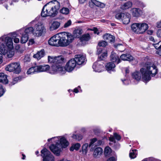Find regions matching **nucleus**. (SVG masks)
<instances>
[{
  "label": "nucleus",
  "mask_w": 161,
  "mask_h": 161,
  "mask_svg": "<svg viewBox=\"0 0 161 161\" xmlns=\"http://www.w3.org/2000/svg\"><path fill=\"white\" fill-rule=\"evenodd\" d=\"M14 41L15 43H18L19 42V39L18 38L15 37L14 39Z\"/></svg>",
  "instance_id": "nucleus-52"
},
{
  "label": "nucleus",
  "mask_w": 161,
  "mask_h": 161,
  "mask_svg": "<svg viewBox=\"0 0 161 161\" xmlns=\"http://www.w3.org/2000/svg\"><path fill=\"white\" fill-rule=\"evenodd\" d=\"M3 62V56L2 54L0 53V64Z\"/></svg>",
  "instance_id": "nucleus-63"
},
{
  "label": "nucleus",
  "mask_w": 161,
  "mask_h": 161,
  "mask_svg": "<svg viewBox=\"0 0 161 161\" xmlns=\"http://www.w3.org/2000/svg\"><path fill=\"white\" fill-rule=\"evenodd\" d=\"M69 91L70 92L71 91L72 92H75V93H77L78 92H79V91L78 90V89L77 88H75L74 90V91H73L72 90H69Z\"/></svg>",
  "instance_id": "nucleus-58"
},
{
  "label": "nucleus",
  "mask_w": 161,
  "mask_h": 161,
  "mask_svg": "<svg viewBox=\"0 0 161 161\" xmlns=\"http://www.w3.org/2000/svg\"><path fill=\"white\" fill-rule=\"evenodd\" d=\"M89 145L88 143L84 144L82 147V152L83 154H86L88 151V147Z\"/></svg>",
  "instance_id": "nucleus-35"
},
{
  "label": "nucleus",
  "mask_w": 161,
  "mask_h": 161,
  "mask_svg": "<svg viewBox=\"0 0 161 161\" xmlns=\"http://www.w3.org/2000/svg\"><path fill=\"white\" fill-rule=\"evenodd\" d=\"M94 71L96 72H101L104 69L103 64L101 61H97L95 62L92 66Z\"/></svg>",
  "instance_id": "nucleus-14"
},
{
  "label": "nucleus",
  "mask_w": 161,
  "mask_h": 161,
  "mask_svg": "<svg viewBox=\"0 0 161 161\" xmlns=\"http://www.w3.org/2000/svg\"><path fill=\"white\" fill-rule=\"evenodd\" d=\"M0 82L4 84H6L8 82V81L7 78V75L3 73H0Z\"/></svg>",
  "instance_id": "nucleus-28"
},
{
  "label": "nucleus",
  "mask_w": 161,
  "mask_h": 161,
  "mask_svg": "<svg viewBox=\"0 0 161 161\" xmlns=\"http://www.w3.org/2000/svg\"><path fill=\"white\" fill-rule=\"evenodd\" d=\"M92 30L94 31V33L95 34H99V32L97 28L94 27L92 29Z\"/></svg>",
  "instance_id": "nucleus-53"
},
{
  "label": "nucleus",
  "mask_w": 161,
  "mask_h": 161,
  "mask_svg": "<svg viewBox=\"0 0 161 161\" xmlns=\"http://www.w3.org/2000/svg\"><path fill=\"white\" fill-rule=\"evenodd\" d=\"M115 67V64L112 62H109L106 65V68L107 70L110 72L111 71H114Z\"/></svg>",
  "instance_id": "nucleus-24"
},
{
  "label": "nucleus",
  "mask_w": 161,
  "mask_h": 161,
  "mask_svg": "<svg viewBox=\"0 0 161 161\" xmlns=\"http://www.w3.org/2000/svg\"><path fill=\"white\" fill-rule=\"evenodd\" d=\"M49 69L50 66L48 65L38 66L29 69L27 72V74L31 75L38 72L47 71Z\"/></svg>",
  "instance_id": "nucleus-7"
},
{
  "label": "nucleus",
  "mask_w": 161,
  "mask_h": 161,
  "mask_svg": "<svg viewBox=\"0 0 161 161\" xmlns=\"http://www.w3.org/2000/svg\"><path fill=\"white\" fill-rule=\"evenodd\" d=\"M104 40H108L109 42H114L115 41V37L109 34H106L103 36Z\"/></svg>",
  "instance_id": "nucleus-23"
},
{
  "label": "nucleus",
  "mask_w": 161,
  "mask_h": 161,
  "mask_svg": "<svg viewBox=\"0 0 161 161\" xmlns=\"http://www.w3.org/2000/svg\"><path fill=\"white\" fill-rule=\"evenodd\" d=\"M45 29L44 26L41 23L37 24L34 27L33 35L36 36H40L42 34Z\"/></svg>",
  "instance_id": "nucleus-11"
},
{
  "label": "nucleus",
  "mask_w": 161,
  "mask_h": 161,
  "mask_svg": "<svg viewBox=\"0 0 161 161\" xmlns=\"http://www.w3.org/2000/svg\"><path fill=\"white\" fill-rule=\"evenodd\" d=\"M137 151L136 150H130L129 153V156L131 159H133L136 157L137 154Z\"/></svg>",
  "instance_id": "nucleus-33"
},
{
  "label": "nucleus",
  "mask_w": 161,
  "mask_h": 161,
  "mask_svg": "<svg viewBox=\"0 0 161 161\" xmlns=\"http://www.w3.org/2000/svg\"><path fill=\"white\" fill-rule=\"evenodd\" d=\"M18 1L19 0H12L11 2L10 3V5H13L14 3L18 2Z\"/></svg>",
  "instance_id": "nucleus-57"
},
{
  "label": "nucleus",
  "mask_w": 161,
  "mask_h": 161,
  "mask_svg": "<svg viewBox=\"0 0 161 161\" xmlns=\"http://www.w3.org/2000/svg\"><path fill=\"white\" fill-rule=\"evenodd\" d=\"M130 11L132 15L134 17H139L142 13V11L140 9L136 8H132Z\"/></svg>",
  "instance_id": "nucleus-18"
},
{
  "label": "nucleus",
  "mask_w": 161,
  "mask_h": 161,
  "mask_svg": "<svg viewBox=\"0 0 161 161\" xmlns=\"http://www.w3.org/2000/svg\"><path fill=\"white\" fill-rule=\"evenodd\" d=\"M122 80L125 85H128L130 83V81L127 80Z\"/></svg>",
  "instance_id": "nucleus-50"
},
{
  "label": "nucleus",
  "mask_w": 161,
  "mask_h": 161,
  "mask_svg": "<svg viewBox=\"0 0 161 161\" xmlns=\"http://www.w3.org/2000/svg\"><path fill=\"white\" fill-rule=\"evenodd\" d=\"M107 161H116V159L115 157H112L109 158Z\"/></svg>",
  "instance_id": "nucleus-54"
},
{
  "label": "nucleus",
  "mask_w": 161,
  "mask_h": 161,
  "mask_svg": "<svg viewBox=\"0 0 161 161\" xmlns=\"http://www.w3.org/2000/svg\"><path fill=\"white\" fill-rule=\"evenodd\" d=\"M157 34L158 37H161V29H159L158 31Z\"/></svg>",
  "instance_id": "nucleus-51"
},
{
  "label": "nucleus",
  "mask_w": 161,
  "mask_h": 161,
  "mask_svg": "<svg viewBox=\"0 0 161 161\" xmlns=\"http://www.w3.org/2000/svg\"><path fill=\"white\" fill-rule=\"evenodd\" d=\"M20 34L22 35L20 41L22 43H26L29 38L28 35L25 34L23 33H22Z\"/></svg>",
  "instance_id": "nucleus-32"
},
{
  "label": "nucleus",
  "mask_w": 161,
  "mask_h": 161,
  "mask_svg": "<svg viewBox=\"0 0 161 161\" xmlns=\"http://www.w3.org/2000/svg\"><path fill=\"white\" fill-rule=\"evenodd\" d=\"M59 46L64 47L69 45L73 41L72 34L69 32H62L59 33Z\"/></svg>",
  "instance_id": "nucleus-5"
},
{
  "label": "nucleus",
  "mask_w": 161,
  "mask_h": 161,
  "mask_svg": "<svg viewBox=\"0 0 161 161\" xmlns=\"http://www.w3.org/2000/svg\"><path fill=\"white\" fill-rule=\"evenodd\" d=\"M63 60L64 58L60 56L55 57L48 56V62L53 64L52 67V71L51 72V73L55 74L58 72L61 74H63L66 71L70 72L74 69L76 66V62L74 59H72L67 63L65 68L64 67L61 65Z\"/></svg>",
  "instance_id": "nucleus-1"
},
{
  "label": "nucleus",
  "mask_w": 161,
  "mask_h": 161,
  "mask_svg": "<svg viewBox=\"0 0 161 161\" xmlns=\"http://www.w3.org/2000/svg\"><path fill=\"white\" fill-rule=\"evenodd\" d=\"M59 12L63 14L67 15L69 13L70 10L68 8L63 7L60 10Z\"/></svg>",
  "instance_id": "nucleus-36"
},
{
  "label": "nucleus",
  "mask_w": 161,
  "mask_h": 161,
  "mask_svg": "<svg viewBox=\"0 0 161 161\" xmlns=\"http://www.w3.org/2000/svg\"><path fill=\"white\" fill-rule=\"evenodd\" d=\"M71 24V21L70 20H69L68 21L65 23L64 27V28H67L69 27Z\"/></svg>",
  "instance_id": "nucleus-45"
},
{
  "label": "nucleus",
  "mask_w": 161,
  "mask_h": 161,
  "mask_svg": "<svg viewBox=\"0 0 161 161\" xmlns=\"http://www.w3.org/2000/svg\"><path fill=\"white\" fill-rule=\"evenodd\" d=\"M104 152L106 156H109L112 152V150L109 147H106L105 148Z\"/></svg>",
  "instance_id": "nucleus-37"
},
{
  "label": "nucleus",
  "mask_w": 161,
  "mask_h": 161,
  "mask_svg": "<svg viewBox=\"0 0 161 161\" xmlns=\"http://www.w3.org/2000/svg\"><path fill=\"white\" fill-rule=\"evenodd\" d=\"M149 39L150 40V41L153 42L155 43L156 42L155 41L153 37V36H150L149 37Z\"/></svg>",
  "instance_id": "nucleus-60"
},
{
  "label": "nucleus",
  "mask_w": 161,
  "mask_h": 161,
  "mask_svg": "<svg viewBox=\"0 0 161 161\" xmlns=\"http://www.w3.org/2000/svg\"><path fill=\"white\" fill-rule=\"evenodd\" d=\"M12 48L8 47H5L2 48H0V51L1 53L8 58L12 57L14 55V51L11 49Z\"/></svg>",
  "instance_id": "nucleus-12"
},
{
  "label": "nucleus",
  "mask_w": 161,
  "mask_h": 161,
  "mask_svg": "<svg viewBox=\"0 0 161 161\" xmlns=\"http://www.w3.org/2000/svg\"><path fill=\"white\" fill-rule=\"evenodd\" d=\"M115 17L122 21L123 24H128L130 22L131 16L128 13H118L116 14Z\"/></svg>",
  "instance_id": "nucleus-9"
},
{
  "label": "nucleus",
  "mask_w": 161,
  "mask_h": 161,
  "mask_svg": "<svg viewBox=\"0 0 161 161\" xmlns=\"http://www.w3.org/2000/svg\"><path fill=\"white\" fill-rule=\"evenodd\" d=\"M131 30L136 34H139V23H134L131 25Z\"/></svg>",
  "instance_id": "nucleus-26"
},
{
  "label": "nucleus",
  "mask_w": 161,
  "mask_h": 161,
  "mask_svg": "<svg viewBox=\"0 0 161 161\" xmlns=\"http://www.w3.org/2000/svg\"><path fill=\"white\" fill-rule=\"evenodd\" d=\"M43 161H54V158L50 152L46 148L41 151Z\"/></svg>",
  "instance_id": "nucleus-10"
},
{
  "label": "nucleus",
  "mask_w": 161,
  "mask_h": 161,
  "mask_svg": "<svg viewBox=\"0 0 161 161\" xmlns=\"http://www.w3.org/2000/svg\"><path fill=\"white\" fill-rule=\"evenodd\" d=\"M45 55V52L43 49L37 52V53L33 55V57L37 60H39L43 57Z\"/></svg>",
  "instance_id": "nucleus-20"
},
{
  "label": "nucleus",
  "mask_w": 161,
  "mask_h": 161,
  "mask_svg": "<svg viewBox=\"0 0 161 161\" xmlns=\"http://www.w3.org/2000/svg\"><path fill=\"white\" fill-rule=\"evenodd\" d=\"M19 77H17L14 78L11 83L12 85H14L19 80Z\"/></svg>",
  "instance_id": "nucleus-44"
},
{
  "label": "nucleus",
  "mask_w": 161,
  "mask_h": 161,
  "mask_svg": "<svg viewBox=\"0 0 161 161\" xmlns=\"http://www.w3.org/2000/svg\"><path fill=\"white\" fill-rule=\"evenodd\" d=\"M156 53L161 56V50L157 51Z\"/></svg>",
  "instance_id": "nucleus-64"
},
{
  "label": "nucleus",
  "mask_w": 161,
  "mask_h": 161,
  "mask_svg": "<svg viewBox=\"0 0 161 161\" xmlns=\"http://www.w3.org/2000/svg\"><path fill=\"white\" fill-rule=\"evenodd\" d=\"M4 92L3 89V88L2 86L0 85V97L2 96Z\"/></svg>",
  "instance_id": "nucleus-47"
},
{
  "label": "nucleus",
  "mask_w": 161,
  "mask_h": 161,
  "mask_svg": "<svg viewBox=\"0 0 161 161\" xmlns=\"http://www.w3.org/2000/svg\"><path fill=\"white\" fill-rule=\"evenodd\" d=\"M29 42L30 44H32L34 43V40L33 39L30 40Z\"/></svg>",
  "instance_id": "nucleus-61"
},
{
  "label": "nucleus",
  "mask_w": 161,
  "mask_h": 161,
  "mask_svg": "<svg viewBox=\"0 0 161 161\" xmlns=\"http://www.w3.org/2000/svg\"><path fill=\"white\" fill-rule=\"evenodd\" d=\"M33 31L34 28L32 27H30L25 29H21L19 30V33L21 34L22 33H23L24 34H26L27 35L31 33L33 34Z\"/></svg>",
  "instance_id": "nucleus-22"
},
{
  "label": "nucleus",
  "mask_w": 161,
  "mask_h": 161,
  "mask_svg": "<svg viewBox=\"0 0 161 161\" xmlns=\"http://www.w3.org/2000/svg\"><path fill=\"white\" fill-rule=\"evenodd\" d=\"M97 143V145H98V146H100L102 144V142L101 140H99L98 141Z\"/></svg>",
  "instance_id": "nucleus-59"
},
{
  "label": "nucleus",
  "mask_w": 161,
  "mask_h": 161,
  "mask_svg": "<svg viewBox=\"0 0 161 161\" xmlns=\"http://www.w3.org/2000/svg\"><path fill=\"white\" fill-rule=\"evenodd\" d=\"M95 0L93 2L92 1L91 2H90L89 3V6L91 8H93L94 7V5H95Z\"/></svg>",
  "instance_id": "nucleus-48"
},
{
  "label": "nucleus",
  "mask_w": 161,
  "mask_h": 161,
  "mask_svg": "<svg viewBox=\"0 0 161 161\" xmlns=\"http://www.w3.org/2000/svg\"><path fill=\"white\" fill-rule=\"evenodd\" d=\"M74 59L76 64L78 65L83 64L86 61V56L82 54L75 55Z\"/></svg>",
  "instance_id": "nucleus-15"
},
{
  "label": "nucleus",
  "mask_w": 161,
  "mask_h": 161,
  "mask_svg": "<svg viewBox=\"0 0 161 161\" xmlns=\"http://www.w3.org/2000/svg\"><path fill=\"white\" fill-rule=\"evenodd\" d=\"M82 33V31L80 29H76L73 32V35H72V36H73V40L75 38L79 37L80 35Z\"/></svg>",
  "instance_id": "nucleus-30"
},
{
  "label": "nucleus",
  "mask_w": 161,
  "mask_h": 161,
  "mask_svg": "<svg viewBox=\"0 0 161 161\" xmlns=\"http://www.w3.org/2000/svg\"><path fill=\"white\" fill-rule=\"evenodd\" d=\"M120 58L123 60L131 61L133 59V57L129 54H123L120 56Z\"/></svg>",
  "instance_id": "nucleus-25"
},
{
  "label": "nucleus",
  "mask_w": 161,
  "mask_h": 161,
  "mask_svg": "<svg viewBox=\"0 0 161 161\" xmlns=\"http://www.w3.org/2000/svg\"><path fill=\"white\" fill-rule=\"evenodd\" d=\"M24 61L25 62H29L31 60V59L29 55H26L25 56L24 58Z\"/></svg>",
  "instance_id": "nucleus-43"
},
{
  "label": "nucleus",
  "mask_w": 161,
  "mask_h": 161,
  "mask_svg": "<svg viewBox=\"0 0 161 161\" xmlns=\"http://www.w3.org/2000/svg\"><path fill=\"white\" fill-rule=\"evenodd\" d=\"M132 5V3L130 2H128L121 6V8L123 10L128 9L131 8Z\"/></svg>",
  "instance_id": "nucleus-31"
},
{
  "label": "nucleus",
  "mask_w": 161,
  "mask_h": 161,
  "mask_svg": "<svg viewBox=\"0 0 161 161\" xmlns=\"http://www.w3.org/2000/svg\"><path fill=\"white\" fill-rule=\"evenodd\" d=\"M97 141V139L96 138H94L92 139H91L90 140V142L89 145V147H90L92 146L94 143L96 142Z\"/></svg>",
  "instance_id": "nucleus-42"
},
{
  "label": "nucleus",
  "mask_w": 161,
  "mask_h": 161,
  "mask_svg": "<svg viewBox=\"0 0 161 161\" xmlns=\"http://www.w3.org/2000/svg\"><path fill=\"white\" fill-rule=\"evenodd\" d=\"M72 137L76 140L79 141L81 140L82 138V136L80 134L78 135H73Z\"/></svg>",
  "instance_id": "nucleus-39"
},
{
  "label": "nucleus",
  "mask_w": 161,
  "mask_h": 161,
  "mask_svg": "<svg viewBox=\"0 0 161 161\" xmlns=\"http://www.w3.org/2000/svg\"><path fill=\"white\" fill-rule=\"evenodd\" d=\"M48 142L52 141L56 143L55 145L52 144L50 147V150L57 156L60 155L61 149L63 148H66L69 145V142L66 138L63 136H57L49 139Z\"/></svg>",
  "instance_id": "nucleus-3"
},
{
  "label": "nucleus",
  "mask_w": 161,
  "mask_h": 161,
  "mask_svg": "<svg viewBox=\"0 0 161 161\" xmlns=\"http://www.w3.org/2000/svg\"><path fill=\"white\" fill-rule=\"evenodd\" d=\"M95 5L98 7L101 8H103L105 6V5L104 3L100 2L98 1H95Z\"/></svg>",
  "instance_id": "nucleus-40"
},
{
  "label": "nucleus",
  "mask_w": 161,
  "mask_h": 161,
  "mask_svg": "<svg viewBox=\"0 0 161 161\" xmlns=\"http://www.w3.org/2000/svg\"><path fill=\"white\" fill-rule=\"evenodd\" d=\"M153 45L156 49H158V50H161V41L158 42H156Z\"/></svg>",
  "instance_id": "nucleus-38"
},
{
  "label": "nucleus",
  "mask_w": 161,
  "mask_h": 161,
  "mask_svg": "<svg viewBox=\"0 0 161 161\" xmlns=\"http://www.w3.org/2000/svg\"><path fill=\"white\" fill-rule=\"evenodd\" d=\"M148 25L146 23H139V34L145 32L148 29Z\"/></svg>",
  "instance_id": "nucleus-17"
},
{
  "label": "nucleus",
  "mask_w": 161,
  "mask_h": 161,
  "mask_svg": "<svg viewBox=\"0 0 161 161\" xmlns=\"http://www.w3.org/2000/svg\"><path fill=\"white\" fill-rule=\"evenodd\" d=\"M139 7L143 8L145 7L146 5L142 2H140L139 4Z\"/></svg>",
  "instance_id": "nucleus-56"
},
{
  "label": "nucleus",
  "mask_w": 161,
  "mask_h": 161,
  "mask_svg": "<svg viewBox=\"0 0 161 161\" xmlns=\"http://www.w3.org/2000/svg\"><path fill=\"white\" fill-rule=\"evenodd\" d=\"M0 48L6 47L13 48V42L12 38L6 35H3L0 37Z\"/></svg>",
  "instance_id": "nucleus-6"
},
{
  "label": "nucleus",
  "mask_w": 161,
  "mask_h": 161,
  "mask_svg": "<svg viewBox=\"0 0 161 161\" xmlns=\"http://www.w3.org/2000/svg\"><path fill=\"white\" fill-rule=\"evenodd\" d=\"M80 147V143H77L73 144L70 148V151H73L74 150H78Z\"/></svg>",
  "instance_id": "nucleus-34"
},
{
  "label": "nucleus",
  "mask_w": 161,
  "mask_h": 161,
  "mask_svg": "<svg viewBox=\"0 0 161 161\" xmlns=\"http://www.w3.org/2000/svg\"><path fill=\"white\" fill-rule=\"evenodd\" d=\"M90 38V37L89 34L87 33L83 35L80 38L81 44L83 45L85 44L86 42L89 41Z\"/></svg>",
  "instance_id": "nucleus-19"
},
{
  "label": "nucleus",
  "mask_w": 161,
  "mask_h": 161,
  "mask_svg": "<svg viewBox=\"0 0 161 161\" xmlns=\"http://www.w3.org/2000/svg\"><path fill=\"white\" fill-rule=\"evenodd\" d=\"M103 149L101 147H97L94 151L93 155L94 157H97L98 156L101 155Z\"/></svg>",
  "instance_id": "nucleus-29"
},
{
  "label": "nucleus",
  "mask_w": 161,
  "mask_h": 161,
  "mask_svg": "<svg viewBox=\"0 0 161 161\" xmlns=\"http://www.w3.org/2000/svg\"><path fill=\"white\" fill-rule=\"evenodd\" d=\"M114 136L115 138L118 140H119L121 139L120 136L116 133L114 134Z\"/></svg>",
  "instance_id": "nucleus-46"
},
{
  "label": "nucleus",
  "mask_w": 161,
  "mask_h": 161,
  "mask_svg": "<svg viewBox=\"0 0 161 161\" xmlns=\"http://www.w3.org/2000/svg\"><path fill=\"white\" fill-rule=\"evenodd\" d=\"M109 140L111 142H114V143L115 142V138L114 136H111L110 137H109Z\"/></svg>",
  "instance_id": "nucleus-49"
},
{
  "label": "nucleus",
  "mask_w": 161,
  "mask_h": 161,
  "mask_svg": "<svg viewBox=\"0 0 161 161\" xmlns=\"http://www.w3.org/2000/svg\"><path fill=\"white\" fill-rule=\"evenodd\" d=\"M97 53L98 54H102L99 57V58L101 60H103L107 56V52L106 50L102 48H98Z\"/></svg>",
  "instance_id": "nucleus-16"
},
{
  "label": "nucleus",
  "mask_w": 161,
  "mask_h": 161,
  "mask_svg": "<svg viewBox=\"0 0 161 161\" xmlns=\"http://www.w3.org/2000/svg\"><path fill=\"white\" fill-rule=\"evenodd\" d=\"M60 23L57 21L53 22L50 25L49 30L50 31H53L57 29L60 26Z\"/></svg>",
  "instance_id": "nucleus-27"
},
{
  "label": "nucleus",
  "mask_w": 161,
  "mask_h": 161,
  "mask_svg": "<svg viewBox=\"0 0 161 161\" xmlns=\"http://www.w3.org/2000/svg\"><path fill=\"white\" fill-rule=\"evenodd\" d=\"M60 7V3L57 0L52 1L45 5L42 9L41 16L42 17L47 16H55Z\"/></svg>",
  "instance_id": "nucleus-4"
},
{
  "label": "nucleus",
  "mask_w": 161,
  "mask_h": 161,
  "mask_svg": "<svg viewBox=\"0 0 161 161\" xmlns=\"http://www.w3.org/2000/svg\"><path fill=\"white\" fill-rule=\"evenodd\" d=\"M107 44V42L105 41H101L98 43V46L99 47H105Z\"/></svg>",
  "instance_id": "nucleus-41"
},
{
  "label": "nucleus",
  "mask_w": 161,
  "mask_h": 161,
  "mask_svg": "<svg viewBox=\"0 0 161 161\" xmlns=\"http://www.w3.org/2000/svg\"><path fill=\"white\" fill-rule=\"evenodd\" d=\"M153 32V31L152 30H148L147 31V34L149 35H152Z\"/></svg>",
  "instance_id": "nucleus-62"
},
{
  "label": "nucleus",
  "mask_w": 161,
  "mask_h": 161,
  "mask_svg": "<svg viewBox=\"0 0 161 161\" xmlns=\"http://www.w3.org/2000/svg\"><path fill=\"white\" fill-rule=\"evenodd\" d=\"M157 27L158 28H161V20L157 23Z\"/></svg>",
  "instance_id": "nucleus-55"
},
{
  "label": "nucleus",
  "mask_w": 161,
  "mask_h": 161,
  "mask_svg": "<svg viewBox=\"0 0 161 161\" xmlns=\"http://www.w3.org/2000/svg\"><path fill=\"white\" fill-rule=\"evenodd\" d=\"M110 60L113 62H117V64L119 63L121 61L117 55L113 52L110 56Z\"/></svg>",
  "instance_id": "nucleus-21"
},
{
  "label": "nucleus",
  "mask_w": 161,
  "mask_h": 161,
  "mask_svg": "<svg viewBox=\"0 0 161 161\" xmlns=\"http://www.w3.org/2000/svg\"><path fill=\"white\" fill-rule=\"evenodd\" d=\"M140 72L136 71L133 73L132 74V78L139 81L141 79L142 75V81L147 82L151 80V77L154 76L156 75L158 70L154 64L147 62L145 64L143 67L140 69Z\"/></svg>",
  "instance_id": "nucleus-2"
},
{
  "label": "nucleus",
  "mask_w": 161,
  "mask_h": 161,
  "mask_svg": "<svg viewBox=\"0 0 161 161\" xmlns=\"http://www.w3.org/2000/svg\"><path fill=\"white\" fill-rule=\"evenodd\" d=\"M5 69L16 74L19 73L21 70L20 64L18 62H13L8 64L6 66Z\"/></svg>",
  "instance_id": "nucleus-8"
},
{
  "label": "nucleus",
  "mask_w": 161,
  "mask_h": 161,
  "mask_svg": "<svg viewBox=\"0 0 161 161\" xmlns=\"http://www.w3.org/2000/svg\"><path fill=\"white\" fill-rule=\"evenodd\" d=\"M59 33L53 36L48 41L49 44L52 46H59L60 41Z\"/></svg>",
  "instance_id": "nucleus-13"
}]
</instances>
